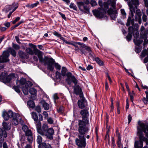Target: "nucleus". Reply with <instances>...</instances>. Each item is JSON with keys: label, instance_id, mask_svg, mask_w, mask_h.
Returning <instances> with one entry per match:
<instances>
[{"label": "nucleus", "instance_id": "obj_14", "mask_svg": "<svg viewBox=\"0 0 148 148\" xmlns=\"http://www.w3.org/2000/svg\"><path fill=\"white\" fill-rule=\"evenodd\" d=\"M78 45L81 46L80 51H81L82 53L83 54H85L86 52L83 50L82 48H84L88 52L90 55H91L92 50L91 48L88 46H86L85 44L84 43H82L80 42H78L77 43Z\"/></svg>", "mask_w": 148, "mask_h": 148}, {"label": "nucleus", "instance_id": "obj_17", "mask_svg": "<svg viewBox=\"0 0 148 148\" xmlns=\"http://www.w3.org/2000/svg\"><path fill=\"white\" fill-rule=\"evenodd\" d=\"M74 90L75 93L76 95H79V97H82L83 95L81 88L79 85H76L75 86Z\"/></svg>", "mask_w": 148, "mask_h": 148}, {"label": "nucleus", "instance_id": "obj_2", "mask_svg": "<svg viewBox=\"0 0 148 148\" xmlns=\"http://www.w3.org/2000/svg\"><path fill=\"white\" fill-rule=\"evenodd\" d=\"M138 125L137 135L139 137V140L135 141L134 148H148L147 146L143 148V141L146 142L147 145H148V125L139 122H138Z\"/></svg>", "mask_w": 148, "mask_h": 148}, {"label": "nucleus", "instance_id": "obj_18", "mask_svg": "<svg viewBox=\"0 0 148 148\" xmlns=\"http://www.w3.org/2000/svg\"><path fill=\"white\" fill-rule=\"evenodd\" d=\"M25 135L27 136V140L29 143H32L33 140L32 134L31 131L28 130L25 132Z\"/></svg>", "mask_w": 148, "mask_h": 148}, {"label": "nucleus", "instance_id": "obj_33", "mask_svg": "<svg viewBox=\"0 0 148 148\" xmlns=\"http://www.w3.org/2000/svg\"><path fill=\"white\" fill-rule=\"evenodd\" d=\"M29 93L32 95H35L36 93V90L34 88H30L29 90Z\"/></svg>", "mask_w": 148, "mask_h": 148}, {"label": "nucleus", "instance_id": "obj_11", "mask_svg": "<svg viewBox=\"0 0 148 148\" xmlns=\"http://www.w3.org/2000/svg\"><path fill=\"white\" fill-rule=\"evenodd\" d=\"M140 37L144 40V44H146L148 43V40H146L147 38V34H148V30L145 29V27L142 26L140 30Z\"/></svg>", "mask_w": 148, "mask_h": 148}, {"label": "nucleus", "instance_id": "obj_38", "mask_svg": "<svg viewBox=\"0 0 148 148\" xmlns=\"http://www.w3.org/2000/svg\"><path fill=\"white\" fill-rule=\"evenodd\" d=\"M69 7L70 8H72L75 10H77V7L75 5V4L73 3H71Z\"/></svg>", "mask_w": 148, "mask_h": 148}, {"label": "nucleus", "instance_id": "obj_12", "mask_svg": "<svg viewBox=\"0 0 148 148\" xmlns=\"http://www.w3.org/2000/svg\"><path fill=\"white\" fill-rule=\"evenodd\" d=\"M9 55V53L8 52L6 51H4L3 55L0 56V63L8 61L9 59L8 58V57ZM4 67L3 64H0V69L3 68Z\"/></svg>", "mask_w": 148, "mask_h": 148}, {"label": "nucleus", "instance_id": "obj_45", "mask_svg": "<svg viewBox=\"0 0 148 148\" xmlns=\"http://www.w3.org/2000/svg\"><path fill=\"white\" fill-rule=\"evenodd\" d=\"M90 4L92 6H94L97 5V3L96 1L94 0H92L90 1Z\"/></svg>", "mask_w": 148, "mask_h": 148}, {"label": "nucleus", "instance_id": "obj_39", "mask_svg": "<svg viewBox=\"0 0 148 148\" xmlns=\"http://www.w3.org/2000/svg\"><path fill=\"white\" fill-rule=\"evenodd\" d=\"M37 143L39 144L40 145V143L42 142V138L40 136H38L37 137Z\"/></svg>", "mask_w": 148, "mask_h": 148}, {"label": "nucleus", "instance_id": "obj_22", "mask_svg": "<svg viewBox=\"0 0 148 148\" xmlns=\"http://www.w3.org/2000/svg\"><path fill=\"white\" fill-rule=\"evenodd\" d=\"M19 56L22 58H28L29 56L27 54L21 51H20L18 52Z\"/></svg>", "mask_w": 148, "mask_h": 148}, {"label": "nucleus", "instance_id": "obj_32", "mask_svg": "<svg viewBox=\"0 0 148 148\" xmlns=\"http://www.w3.org/2000/svg\"><path fill=\"white\" fill-rule=\"evenodd\" d=\"M39 148H51V146L49 144H46L45 143L43 144Z\"/></svg>", "mask_w": 148, "mask_h": 148}, {"label": "nucleus", "instance_id": "obj_57", "mask_svg": "<svg viewBox=\"0 0 148 148\" xmlns=\"http://www.w3.org/2000/svg\"><path fill=\"white\" fill-rule=\"evenodd\" d=\"M127 118L128 120V123H129L132 120V117L130 114H129Z\"/></svg>", "mask_w": 148, "mask_h": 148}, {"label": "nucleus", "instance_id": "obj_31", "mask_svg": "<svg viewBox=\"0 0 148 148\" xmlns=\"http://www.w3.org/2000/svg\"><path fill=\"white\" fill-rule=\"evenodd\" d=\"M117 145L119 148H120L121 146V139L120 135L118 133V136Z\"/></svg>", "mask_w": 148, "mask_h": 148}, {"label": "nucleus", "instance_id": "obj_46", "mask_svg": "<svg viewBox=\"0 0 148 148\" xmlns=\"http://www.w3.org/2000/svg\"><path fill=\"white\" fill-rule=\"evenodd\" d=\"M60 38L61 40H63L64 42L66 43L67 44H69L70 42H68L67 41L65 40V38H64L62 37L61 36L60 37Z\"/></svg>", "mask_w": 148, "mask_h": 148}, {"label": "nucleus", "instance_id": "obj_4", "mask_svg": "<svg viewBox=\"0 0 148 148\" xmlns=\"http://www.w3.org/2000/svg\"><path fill=\"white\" fill-rule=\"evenodd\" d=\"M34 53L35 55H37L40 61L44 63L45 65H47V69L51 71H53L54 69V64L55 60L52 58L48 59L47 57H45L44 58H42L43 53L41 51L36 48H34Z\"/></svg>", "mask_w": 148, "mask_h": 148}, {"label": "nucleus", "instance_id": "obj_51", "mask_svg": "<svg viewBox=\"0 0 148 148\" xmlns=\"http://www.w3.org/2000/svg\"><path fill=\"white\" fill-rule=\"evenodd\" d=\"M20 19V18L19 17H17L15 19L12 21V23L13 24H14L16 23Z\"/></svg>", "mask_w": 148, "mask_h": 148}, {"label": "nucleus", "instance_id": "obj_24", "mask_svg": "<svg viewBox=\"0 0 148 148\" xmlns=\"http://www.w3.org/2000/svg\"><path fill=\"white\" fill-rule=\"evenodd\" d=\"M66 76L67 77V78L66 79V81L67 83L68 84L70 85L71 84V82L69 79V77L71 78V77L73 76L72 75L71 73L70 72L67 73L66 74Z\"/></svg>", "mask_w": 148, "mask_h": 148}, {"label": "nucleus", "instance_id": "obj_34", "mask_svg": "<svg viewBox=\"0 0 148 148\" xmlns=\"http://www.w3.org/2000/svg\"><path fill=\"white\" fill-rule=\"evenodd\" d=\"M67 69L66 68L64 67H63L62 68L61 74L63 76H64L66 75V72Z\"/></svg>", "mask_w": 148, "mask_h": 148}, {"label": "nucleus", "instance_id": "obj_19", "mask_svg": "<svg viewBox=\"0 0 148 148\" xmlns=\"http://www.w3.org/2000/svg\"><path fill=\"white\" fill-rule=\"evenodd\" d=\"M146 55H147L148 56L144 59V63H145L148 62V48L147 49L143 50L141 53V56L143 58L145 57Z\"/></svg>", "mask_w": 148, "mask_h": 148}, {"label": "nucleus", "instance_id": "obj_13", "mask_svg": "<svg viewBox=\"0 0 148 148\" xmlns=\"http://www.w3.org/2000/svg\"><path fill=\"white\" fill-rule=\"evenodd\" d=\"M80 99L78 100L77 104L79 107L81 109L84 108L87 106V101L83 95L82 97H79Z\"/></svg>", "mask_w": 148, "mask_h": 148}, {"label": "nucleus", "instance_id": "obj_48", "mask_svg": "<svg viewBox=\"0 0 148 148\" xmlns=\"http://www.w3.org/2000/svg\"><path fill=\"white\" fill-rule=\"evenodd\" d=\"M42 114L44 116V117L45 118L48 119V114L47 112H43Z\"/></svg>", "mask_w": 148, "mask_h": 148}, {"label": "nucleus", "instance_id": "obj_49", "mask_svg": "<svg viewBox=\"0 0 148 148\" xmlns=\"http://www.w3.org/2000/svg\"><path fill=\"white\" fill-rule=\"evenodd\" d=\"M53 34L54 35L57 36L58 37L60 38V37L61 36V34H59L56 31H55L53 32Z\"/></svg>", "mask_w": 148, "mask_h": 148}, {"label": "nucleus", "instance_id": "obj_52", "mask_svg": "<svg viewBox=\"0 0 148 148\" xmlns=\"http://www.w3.org/2000/svg\"><path fill=\"white\" fill-rule=\"evenodd\" d=\"M47 121L48 123L50 124H52L53 123V120L51 118H48L47 119Z\"/></svg>", "mask_w": 148, "mask_h": 148}, {"label": "nucleus", "instance_id": "obj_30", "mask_svg": "<svg viewBox=\"0 0 148 148\" xmlns=\"http://www.w3.org/2000/svg\"><path fill=\"white\" fill-rule=\"evenodd\" d=\"M34 49L35 48H36V46L35 47H34ZM26 51L27 53H29L30 54L33 55L34 54V51H33V50L30 48H27L26 49Z\"/></svg>", "mask_w": 148, "mask_h": 148}, {"label": "nucleus", "instance_id": "obj_15", "mask_svg": "<svg viewBox=\"0 0 148 148\" xmlns=\"http://www.w3.org/2000/svg\"><path fill=\"white\" fill-rule=\"evenodd\" d=\"M80 114L82 116V120H83L84 122H89L88 118V112L87 110L85 109L81 110Z\"/></svg>", "mask_w": 148, "mask_h": 148}, {"label": "nucleus", "instance_id": "obj_62", "mask_svg": "<svg viewBox=\"0 0 148 148\" xmlns=\"http://www.w3.org/2000/svg\"><path fill=\"white\" fill-rule=\"evenodd\" d=\"M106 76L107 77L108 80H109L110 82V83L112 82V81L111 79L110 76L109 75L108 73H106Z\"/></svg>", "mask_w": 148, "mask_h": 148}, {"label": "nucleus", "instance_id": "obj_54", "mask_svg": "<svg viewBox=\"0 0 148 148\" xmlns=\"http://www.w3.org/2000/svg\"><path fill=\"white\" fill-rule=\"evenodd\" d=\"M143 21L144 22H146L147 21V17L145 14H143Z\"/></svg>", "mask_w": 148, "mask_h": 148}, {"label": "nucleus", "instance_id": "obj_37", "mask_svg": "<svg viewBox=\"0 0 148 148\" xmlns=\"http://www.w3.org/2000/svg\"><path fill=\"white\" fill-rule=\"evenodd\" d=\"M9 52L13 56L15 57L16 56V52L13 49H9Z\"/></svg>", "mask_w": 148, "mask_h": 148}, {"label": "nucleus", "instance_id": "obj_64", "mask_svg": "<svg viewBox=\"0 0 148 148\" xmlns=\"http://www.w3.org/2000/svg\"><path fill=\"white\" fill-rule=\"evenodd\" d=\"M92 69V67L90 65H88L87 68V69L88 70H90L91 69Z\"/></svg>", "mask_w": 148, "mask_h": 148}, {"label": "nucleus", "instance_id": "obj_5", "mask_svg": "<svg viewBox=\"0 0 148 148\" xmlns=\"http://www.w3.org/2000/svg\"><path fill=\"white\" fill-rule=\"evenodd\" d=\"M17 86H14V89L18 93L20 92L19 88H21L24 94L26 95L28 92V88L32 85V83L29 81L26 82V79L24 78H22L20 80L16 82Z\"/></svg>", "mask_w": 148, "mask_h": 148}, {"label": "nucleus", "instance_id": "obj_9", "mask_svg": "<svg viewBox=\"0 0 148 148\" xmlns=\"http://www.w3.org/2000/svg\"><path fill=\"white\" fill-rule=\"evenodd\" d=\"M38 132L43 136H46L47 138L51 140L53 139L54 130L51 128L48 129V126L46 125L43 124L42 128L38 130Z\"/></svg>", "mask_w": 148, "mask_h": 148}, {"label": "nucleus", "instance_id": "obj_35", "mask_svg": "<svg viewBox=\"0 0 148 148\" xmlns=\"http://www.w3.org/2000/svg\"><path fill=\"white\" fill-rule=\"evenodd\" d=\"M43 106L45 110H48L49 108V105L48 104L45 102H44L43 103Z\"/></svg>", "mask_w": 148, "mask_h": 148}, {"label": "nucleus", "instance_id": "obj_60", "mask_svg": "<svg viewBox=\"0 0 148 148\" xmlns=\"http://www.w3.org/2000/svg\"><path fill=\"white\" fill-rule=\"evenodd\" d=\"M3 148H9L6 142L3 143Z\"/></svg>", "mask_w": 148, "mask_h": 148}, {"label": "nucleus", "instance_id": "obj_58", "mask_svg": "<svg viewBox=\"0 0 148 148\" xmlns=\"http://www.w3.org/2000/svg\"><path fill=\"white\" fill-rule=\"evenodd\" d=\"M145 7L148 8V0H143Z\"/></svg>", "mask_w": 148, "mask_h": 148}, {"label": "nucleus", "instance_id": "obj_50", "mask_svg": "<svg viewBox=\"0 0 148 148\" xmlns=\"http://www.w3.org/2000/svg\"><path fill=\"white\" fill-rule=\"evenodd\" d=\"M13 47L16 49H18L20 48V47L19 45L14 44H13Z\"/></svg>", "mask_w": 148, "mask_h": 148}, {"label": "nucleus", "instance_id": "obj_25", "mask_svg": "<svg viewBox=\"0 0 148 148\" xmlns=\"http://www.w3.org/2000/svg\"><path fill=\"white\" fill-rule=\"evenodd\" d=\"M95 60L99 65L102 66L104 65L103 61L100 60L99 58L98 57L95 58Z\"/></svg>", "mask_w": 148, "mask_h": 148}, {"label": "nucleus", "instance_id": "obj_53", "mask_svg": "<svg viewBox=\"0 0 148 148\" xmlns=\"http://www.w3.org/2000/svg\"><path fill=\"white\" fill-rule=\"evenodd\" d=\"M53 98L54 99V101L55 103H56V100H57L58 99L59 97L57 94H55L54 95Z\"/></svg>", "mask_w": 148, "mask_h": 148}, {"label": "nucleus", "instance_id": "obj_7", "mask_svg": "<svg viewBox=\"0 0 148 148\" xmlns=\"http://www.w3.org/2000/svg\"><path fill=\"white\" fill-rule=\"evenodd\" d=\"M139 4L138 0H134L133 1V4L129 2L128 5L130 7V12L129 13V17L127 19V21L126 24L127 26H129L131 24L132 26L134 24V20L132 18L134 16V14L135 12V10L137 8V6Z\"/></svg>", "mask_w": 148, "mask_h": 148}, {"label": "nucleus", "instance_id": "obj_40", "mask_svg": "<svg viewBox=\"0 0 148 148\" xmlns=\"http://www.w3.org/2000/svg\"><path fill=\"white\" fill-rule=\"evenodd\" d=\"M61 73L58 71H56V77L59 80L61 79Z\"/></svg>", "mask_w": 148, "mask_h": 148}, {"label": "nucleus", "instance_id": "obj_6", "mask_svg": "<svg viewBox=\"0 0 148 148\" xmlns=\"http://www.w3.org/2000/svg\"><path fill=\"white\" fill-rule=\"evenodd\" d=\"M136 28L134 29L132 26H130L128 28L129 33L126 36L127 40L129 41L130 40L132 37V34L134 33V36L135 38L134 40V41L135 45L138 46L141 44L143 42V40L141 39H137V38L139 36V33L138 31V25L136 24Z\"/></svg>", "mask_w": 148, "mask_h": 148}, {"label": "nucleus", "instance_id": "obj_21", "mask_svg": "<svg viewBox=\"0 0 148 148\" xmlns=\"http://www.w3.org/2000/svg\"><path fill=\"white\" fill-rule=\"evenodd\" d=\"M18 5L17 3H14L12 4L11 8L10 9V10L12 9L13 10L12 12H9V14L8 15V18H9L10 17L12 13L16 10V9L18 8Z\"/></svg>", "mask_w": 148, "mask_h": 148}, {"label": "nucleus", "instance_id": "obj_61", "mask_svg": "<svg viewBox=\"0 0 148 148\" xmlns=\"http://www.w3.org/2000/svg\"><path fill=\"white\" fill-rule=\"evenodd\" d=\"M38 116H39V121H42L43 119V117H42V115L41 114H39Z\"/></svg>", "mask_w": 148, "mask_h": 148}, {"label": "nucleus", "instance_id": "obj_47", "mask_svg": "<svg viewBox=\"0 0 148 148\" xmlns=\"http://www.w3.org/2000/svg\"><path fill=\"white\" fill-rule=\"evenodd\" d=\"M22 128V129L25 132H26V131L29 130L27 126L26 125H24L23 126Z\"/></svg>", "mask_w": 148, "mask_h": 148}, {"label": "nucleus", "instance_id": "obj_36", "mask_svg": "<svg viewBox=\"0 0 148 148\" xmlns=\"http://www.w3.org/2000/svg\"><path fill=\"white\" fill-rule=\"evenodd\" d=\"M71 79L73 82L75 86L77 85V84L78 83V81L74 76L73 75L71 77Z\"/></svg>", "mask_w": 148, "mask_h": 148}, {"label": "nucleus", "instance_id": "obj_26", "mask_svg": "<svg viewBox=\"0 0 148 148\" xmlns=\"http://www.w3.org/2000/svg\"><path fill=\"white\" fill-rule=\"evenodd\" d=\"M27 105L29 108H33L35 106L34 103L33 101L31 100L28 101Z\"/></svg>", "mask_w": 148, "mask_h": 148}, {"label": "nucleus", "instance_id": "obj_44", "mask_svg": "<svg viewBox=\"0 0 148 148\" xmlns=\"http://www.w3.org/2000/svg\"><path fill=\"white\" fill-rule=\"evenodd\" d=\"M143 101L145 104H148V97H144L143 99Z\"/></svg>", "mask_w": 148, "mask_h": 148}, {"label": "nucleus", "instance_id": "obj_43", "mask_svg": "<svg viewBox=\"0 0 148 148\" xmlns=\"http://www.w3.org/2000/svg\"><path fill=\"white\" fill-rule=\"evenodd\" d=\"M39 3L38 1L36 2L35 3L32 4L30 6V8H32L37 6V5Z\"/></svg>", "mask_w": 148, "mask_h": 148}, {"label": "nucleus", "instance_id": "obj_42", "mask_svg": "<svg viewBox=\"0 0 148 148\" xmlns=\"http://www.w3.org/2000/svg\"><path fill=\"white\" fill-rule=\"evenodd\" d=\"M78 42H75L73 41L70 42L69 44L71 45L74 46L75 47L78 48V46L77 45Z\"/></svg>", "mask_w": 148, "mask_h": 148}, {"label": "nucleus", "instance_id": "obj_1", "mask_svg": "<svg viewBox=\"0 0 148 148\" xmlns=\"http://www.w3.org/2000/svg\"><path fill=\"white\" fill-rule=\"evenodd\" d=\"M116 0L108 1L107 3H105L103 7L99 10H93L94 15L96 17L101 18L104 17L106 12H107L111 18L114 20L117 15V11L115 8Z\"/></svg>", "mask_w": 148, "mask_h": 148}, {"label": "nucleus", "instance_id": "obj_28", "mask_svg": "<svg viewBox=\"0 0 148 148\" xmlns=\"http://www.w3.org/2000/svg\"><path fill=\"white\" fill-rule=\"evenodd\" d=\"M14 74L13 73L10 74L6 78V82L9 83L10 81L14 77Z\"/></svg>", "mask_w": 148, "mask_h": 148}, {"label": "nucleus", "instance_id": "obj_55", "mask_svg": "<svg viewBox=\"0 0 148 148\" xmlns=\"http://www.w3.org/2000/svg\"><path fill=\"white\" fill-rule=\"evenodd\" d=\"M55 67L58 70H60L61 68V66L57 63H55Z\"/></svg>", "mask_w": 148, "mask_h": 148}, {"label": "nucleus", "instance_id": "obj_41", "mask_svg": "<svg viewBox=\"0 0 148 148\" xmlns=\"http://www.w3.org/2000/svg\"><path fill=\"white\" fill-rule=\"evenodd\" d=\"M121 12L122 15L124 18H126V14L124 9H122L121 10Z\"/></svg>", "mask_w": 148, "mask_h": 148}, {"label": "nucleus", "instance_id": "obj_8", "mask_svg": "<svg viewBox=\"0 0 148 148\" xmlns=\"http://www.w3.org/2000/svg\"><path fill=\"white\" fill-rule=\"evenodd\" d=\"M2 116L5 121L8 120L10 118H12V123L14 125H17L18 123V121L21 120V118L18 114H14L11 110L8 111H3L2 113Z\"/></svg>", "mask_w": 148, "mask_h": 148}, {"label": "nucleus", "instance_id": "obj_23", "mask_svg": "<svg viewBox=\"0 0 148 148\" xmlns=\"http://www.w3.org/2000/svg\"><path fill=\"white\" fill-rule=\"evenodd\" d=\"M3 129L5 130H9L11 128L10 124H8L6 122H4L3 123Z\"/></svg>", "mask_w": 148, "mask_h": 148}, {"label": "nucleus", "instance_id": "obj_27", "mask_svg": "<svg viewBox=\"0 0 148 148\" xmlns=\"http://www.w3.org/2000/svg\"><path fill=\"white\" fill-rule=\"evenodd\" d=\"M35 121V124L36 125V127L37 130V132H38V130H40L41 128V124L40 121H39L37 120Z\"/></svg>", "mask_w": 148, "mask_h": 148}, {"label": "nucleus", "instance_id": "obj_56", "mask_svg": "<svg viewBox=\"0 0 148 148\" xmlns=\"http://www.w3.org/2000/svg\"><path fill=\"white\" fill-rule=\"evenodd\" d=\"M36 110L38 113H40L41 112L40 107L39 106H37L36 108Z\"/></svg>", "mask_w": 148, "mask_h": 148}, {"label": "nucleus", "instance_id": "obj_20", "mask_svg": "<svg viewBox=\"0 0 148 148\" xmlns=\"http://www.w3.org/2000/svg\"><path fill=\"white\" fill-rule=\"evenodd\" d=\"M0 136L1 137L0 138V143H1L2 142L1 140H3V138H6L7 136L6 131L1 128H0Z\"/></svg>", "mask_w": 148, "mask_h": 148}, {"label": "nucleus", "instance_id": "obj_29", "mask_svg": "<svg viewBox=\"0 0 148 148\" xmlns=\"http://www.w3.org/2000/svg\"><path fill=\"white\" fill-rule=\"evenodd\" d=\"M32 117L34 119L35 121L38 120V115L36 113L34 112H32L31 113Z\"/></svg>", "mask_w": 148, "mask_h": 148}, {"label": "nucleus", "instance_id": "obj_3", "mask_svg": "<svg viewBox=\"0 0 148 148\" xmlns=\"http://www.w3.org/2000/svg\"><path fill=\"white\" fill-rule=\"evenodd\" d=\"M88 122H84L83 120H79L78 121V131L79 134H78V137L79 138L75 139L76 144L77 146H86V139L85 138V134L87 133L89 130V128L86 126Z\"/></svg>", "mask_w": 148, "mask_h": 148}, {"label": "nucleus", "instance_id": "obj_59", "mask_svg": "<svg viewBox=\"0 0 148 148\" xmlns=\"http://www.w3.org/2000/svg\"><path fill=\"white\" fill-rule=\"evenodd\" d=\"M59 14L61 16L63 19H64V20H65L66 19L65 16L64 14H62L61 12H59Z\"/></svg>", "mask_w": 148, "mask_h": 148}, {"label": "nucleus", "instance_id": "obj_10", "mask_svg": "<svg viewBox=\"0 0 148 148\" xmlns=\"http://www.w3.org/2000/svg\"><path fill=\"white\" fill-rule=\"evenodd\" d=\"M90 3L88 0H86L84 2H77L76 4L80 11L84 13H88L89 12V8L87 5L89 4Z\"/></svg>", "mask_w": 148, "mask_h": 148}, {"label": "nucleus", "instance_id": "obj_63", "mask_svg": "<svg viewBox=\"0 0 148 148\" xmlns=\"http://www.w3.org/2000/svg\"><path fill=\"white\" fill-rule=\"evenodd\" d=\"M141 49L138 47L136 48L135 51L137 53H139L140 52Z\"/></svg>", "mask_w": 148, "mask_h": 148}, {"label": "nucleus", "instance_id": "obj_16", "mask_svg": "<svg viewBox=\"0 0 148 148\" xmlns=\"http://www.w3.org/2000/svg\"><path fill=\"white\" fill-rule=\"evenodd\" d=\"M141 16L142 13L140 10L137 9L136 11L135 21H138L139 24H141L142 22Z\"/></svg>", "mask_w": 148, "mask_h": 148}]
</instances>
